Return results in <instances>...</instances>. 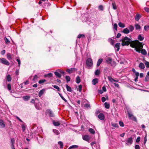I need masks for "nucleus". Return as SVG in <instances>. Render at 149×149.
I'll return each mask as SVG.
<instances>
[{"mask_svg": "<svg viewBox=\"0 0 149 149\" xmlns=\"http://www.w3.org/2000/svg\"><path fill=\"white\" fill-rule=\"evenodd\" d=\"M84 107L88 109L90 108L91 107L90 104L88 103L85 104L84 105Z\"/></svg>", "mask_w": 149, "mask_h": 149, "instance_id": "41", "label": "nucleus"}, {"mask_svg": "<svg viewBox=\"0 0 149 149\" xmlns=\"http://www.w3.org/2000/svg\"><path fill=\"white\" fill-rule=\"evenodd\" d=\"M147 141V134H146L145 136L144 137L143 140V143L144 144L145 146V144Z\"/></svg>", "mask_w": 149, "mask_h": 149, "instance_id": "47", "label": "nucleus"}, {"mask_svg": "<svg viewBox=\"0 0 149 149\" xmlns=\"http://www.w3.org/2000/svg\"><path fill=\"white\" fill-rule=\"evenodd\" d=\"M45 0H40V1L38 2V4L41 5V4L42 3V2H45Z\"/></svg>", "mask_w": 149, "mask_h": 149, "instance_id": "63", "label": "nucleus"}, {"mask_svg": "<svg viewBox=\"0 0 149 149\" xmlns=\"http://www.w3.org/2000/svg\"><path fill=\"white\" fill-rule=\"evenodd\" d=\"M145 65L147 68H149V62L145 61Z\"/></svg>", "mask_w": 149, "mask_h": 149, "instance_id": "58", "label": "nucleus"}, {"mask_svg": "<svg viewBox=\"0 0 149 149\" xmlns=\"http://www.w3.org/2000/svg\"><path fill=\"white\" fill-rule=\"evenodd\" d=\"M54 74L56 77H58V78H60L61 77V75L57 71L54 72Z\"/></svg>", "mask_w": 149, "mask_h": 149, "instance_id": "30", "label": "nucleus"}, {"mask_svg": "<svg viewBox=\"0 0 149 149\" xmlns=\"http://www.w3.org/2000/svg\"><path fill=\"white\" fill-rule=\"evenodd\" d=\"M53 132L57 135H58L60 134V132L58 131L56 129L53 130Z\"/></svg>", "mask_w": 149, "mask_h": 149, "instance_id": "34", "label": "nucleus"}, {"mask_svg": "<svg viewBox=\"0 0 149 149\" xmlns=\"http://www.w3.org/2000/svg\"><path fill=\"white\" fill-rule=\"evenodd\" d=\"M58 72H60L61 73L63 74H64L65 72L63 70L60 69H58L57 70Z\"/></svg>", "mask_w": 149, "mask_h": 149, "instance_id": "53", "label": "nucleus"}, {"mask_svg": "<svg viewBox=\"0 0 149 149\" xmlns=\"http://www.w3.org/2000/svg\"><path fill=\"white\" fill-rule=\"evenodd\" d=\"M38 77L37 76V75H36L34 76L33 77V81H35L37 79H38Z\"/></svg>", "mask_w": 149, "mask_h": 149, "instance_id": "54", "label": "nucleus"}, {"mask_svg": "<svg viewBox=\"0 0 149 149\" xmlns=\"http://www.w3.org/2000/svg\"><path fill=\"white\" fill-rule=\"evenodd\" d=\"M118 26H119L120 27L124 28L125 27V25L123 24L121 22H119L118 23Z\"/></svg>", "mask_w": 149, "mask_h": 149, "instance_id": "33", "label": "nucleus"}, {"mask_svg": "<svg viewBox=\"0 0 149 149\" xmlns=\"http://www.w3.org/2000/svg\"><path fill=\"white\" fill-rule=\"evenodd\" d=\"M5 126V124L4 121L1 119H0V127L4 128Z\"/></svg>", "mask_w": 149, "mask_h": 149, "instance_id": "8", "label": "nucleus"}, {"mask_svg": "<svg viewBox=\"0 0 149 149\" xmlns=\"http://www.w3.org/2000/svg\"><path fill=\"white\" fill-rule=\"evenodd\" d=\"M4 40L6 43V44H8L10 42L9 40L6 37L4 38Z\"/></svg>", "mask_w": 149, "mask_h": 149, "instance_id": "44", "label": "nucleus"}, {"mask_svg": "<svg viewBox=\"0 0 149 149\" xmlns=\"http://www.w3.org/2000/svg\"><path fill=\"white\" fill-rule=\"evenodd\" d=\"M108 78L109 80L112 83L113 81H114V79L112 78L111 76H108Z\"/></svg>", "mask_w": 149, "mask_h": 149, "instance_id": "31", "label": "nucleus"}, {"mask_svg": "<svg viewBox=\"0 0 149 149\" xmlns=\"http://www.w3.org/2000/svg\"><path fill=\"white\" fill-rule=\"evenodd\" d=\"M144 29L145 31H148L149 30V26L145 25L144 27Z\"/></svg>", "mask_w": 149, "mask_h": 149, "instance_id": "43", "label": "nucleus"}, {"mask_svg": "<svg viewBox=\"0 0 149 149\" xmlns=\"http://www.w3.org/2000/svg\"><path fill=\"white\" fill-rule=\"evenodd\" d=\"M53 87H54V88L56 89L57 90V91H60V88L59 87L56 85H54L53 86Z\"/></svg>", "mask_w": 149, "mask_h": 149, "instance_id": "50", "label": "nucleus"}, {"mask_svg": "<svg viewBox=\"0 0 149 149\" xmlns=\"http://www.w3.org/2000/svg\"><path fill=\"white\" fill-rule=\"evenodd\" d=\"M53 123L54 126H59L60 124L58 121H55L54 120L53 121Z\"/></svg>", "mask_w": 149, "mask_h": 149, "instance_id": "22", "label": "nucleus"}, {"mask_svg": "<svg viewBox=\"0 0 149 149\" xmlns=\"http://www.w3.org/2000/svg\"><path fill=\"white\" fill-rule=\"evenodd\" d=\"M45 81V79L40 80L39 81L38 83L39 84H41L44 83Z\"/></svg>", "mask_w": 149, "mask_h": 149, "instance_id": "49", "label": "nucleus"}, {"mask_svg": "<svg viewBox=\"0 0 149 149\" xmlns=\"http://www.w3.org/2000/svg\"><path fill=\"white\" fill-rule=\"evenodd\" d=\"M111 64V66L113 67H115L116 65V63L114 61H113L112 62Z\"/></svg>", "mask_w": 149, "mask_h": 149, "instance_id": "60", "label": "nucleus"}, {"mask_svg": "<svg viewBox=\"0 0 149 149\" xmlns=\"http://www.w3.org/2000/svg\"><path fill=\"white\" fill-rule=\"evenodd\" d=\"M113 84H114V85L116 87H117V88H120L119 85L118 84H116V83H114Z\"/></svg>", "mask_w": 149, "mask_h": 149, "instance_id": "64", "label": "nucleus"}, {"mask_svg": "<svg viewBox=\"0 0 149 149\" xmlns=\"http://www.w3.org/2000/svg\"><path fill=\"white\" fill-rule=\"evenodd\" d=\"M144 9L146 11L147 13H149V8L145 7L144 8Z\"/></svg>", "mask_w": 149, "mask_h": 149, "instance_id": "61", "label": "nucleus"}, {"mask_svg": "<svg viewBox=\"0 0 149 149\" xmlns=\"http://www.w3.org/2000/svg\"><path fill=\"white\" fill-rule=\"evenodd\" d=\"M144 45L142 42H140V53L142 55L145 56L147 55V52L145 49H142Z\"/></svg>", "mask_w": 149, "mask_h": 149, "instance_id": "3", "label": "nucleus"}, {"mask_svg": "<svg viewBox=\"0 0 149 149\" xmlns=\"http://www.w3.org/2000/svg\"><path fill=\"white\" fill-rule=\"evenodd\" d=\"M104 105L105 108L106 109H109L110 107V104L107 102H105L104 103Z\"/></svg>", "mask_w": 149, "mask_h": 149, "instance_id": "23", "label": "nucleus"}, {"mask_svg": "<svg viewBox=\"0 0 149 149\" xmlns=\"http://www.w3.org/2000/svg\"><path fill=\"white\" fill-rule=\"evenodd\" d=\"M78 146L76 145H73L70 146L68 149H74L77 148Z\"/></svg>", "mask_w": 149, "mask_h": 149, "instance_id": "27", "label": "nucleus"}, {"mask_svg": "<svg viewBox=\"0 0 149 149\" xmlns=\"http://www.w3.org/2000/svg\"><path fill=\"white\" fill-rule=\"evenodd\" d=\"M100 73V71L98 69H97L96 70L95 72V75H99Z\"/></svg>", "mask_w": 149, "mask_h": 149, "instance_id": "38", "label": "nucleus"}, {"mask_svg": "<svg viewBox=\"0 0 149 149\" xmlns=\"http://www.w3.org/2000/svg\"><path fill=\"white\" fill-rule=\"evenodd\" d=\"M76 69L74 68H72L70 69H68L66 70V71L69 73H71L73 71L75 70Z\"/></svg>", "mask_w": 149, "mask_h": 149, "instance_id": "10", "label": "nucleus"}, {"mask_svg": "<svg viewBox=\"0 0 149 149\" xmlns=\"http://www.w3.org/2000/svg\"><path fill=\"white\" fill-rule=\"evenodd\" d=\"M98 79L97 78H95L93 79L92 81V83L94 85H95L97 83H98Z\"/></svg>", "mask_w": 149, "mask_h": 149, "instance_id": "19", "label": "nucleus"}, {"mask_svg": "<svg viewBox=\"0 0 149 149\" xmlns=\"http://www.w3.org/2000/svg\"><path fill=\"white\" fill-rule=\"evenodd\" d=\"M46 91L45 89H43L41 90L38 93V96L39 97H41L44 93Z\"/></svg>", "mask_w": 149, "mask_h": 149, "instance_id": "9", "label": "nucleus"}, {"mask_svg": "<svg viewBox=\"0 0 149 149\" xmlns=\"http://www.w3.org/2000/svg\"><path fill=\"white\" fill-rule=\"evenodd\" d=\"M7 80L8 81H10L11 80V77L10 75H8L7 76Z\"/></svg>", "mask_w": 149, "mask_h": 149, "instance_id": "35", "label": "nucleus"}, {"mask_svg": "<svg viewBox=\"0 0 149 149\" xmlns=\"http://www.w3.org/2000/svg\"><path fill=\"white\" fill-rule=\"evenodd\" d=\"M85 36L83 34H80L78 36L77 38H80L81 37H85Z\"/></svg>", "mask_w": 149, "mask_h": 149, "instance_id": "51", "label": "nucleus"}, {"mask_svg": "<svg viewBox=\"0 0 149 149\" xmlns=\"http://www.w3.org/2000/svg\"><path fill=\"white\" fill-rule=\"evenodd\" d=\"M134 140V138L132 137H129L125 141V143L126 145L127 146H130Z\"/></svg>", "mask_w": 149, "mask_h": 149, "instance_id": "2", "label": "nucleus"}, {"mask_svg": "<svg viewBox=\"0 0 149 149\" xmlns=\"http://www.w3.org/2000/svg\"><path fill=\"white\" fill-rule=\"evenodd\" d=\"M86 64L88 67H91L93 65L92 59L90 58H88L86 61Z\"/></svg>", "mask_w": 149, "mask_h": 149, "instance_id": "5", "label": "nucleus"}, {"mask_svg": "<svg viewBox=\"0 0 149 149\" xmlns=\"http://www.w3.org/2000/svg\"><path fill=\"white\" fill-rule=\"evenodd\" d=\"M129 28L130 32L132 31L134 29V27L132 25L130 26Z\"/></svg>", "mask_w": 149, "mask_h": 149, "instance_id": "45", "label": "nucleus"}, {"mask_svg": "<svg viewBox=\"0 0 149 149\" xmlns=\"http://www.w3.org/2000/svg\"><path fill=\"white\" fill-rule=\"evenodd\" d=\"M120 43H116L114 46V48H117L116 51L117 52H118L120 49Z\"/></svg>", "mask_w": 149, "mask_h": 149, "instance_id": "11", "label": "nucleus"}, {"mask_svg": "<svg viewBox=\"0 0 149 149\" xmlns=\"http://www.w3.org/2000/svg\"><path fill=\"white\" fill-rule=\"evenodd\" d=\"M11 145H14L15 143V140L14 138H12L11 139Z\"/></svg>", "mask_w": 149, "mask_h": 149, "instance_id": "48", "label": "nucleus"}, {"mask_svg": "<svg viewBox=\"0 0 149 149\" xmlns=\"http://www.w3.org/2000/svg\"><path fill=\"white\" fill-rule=\"evenodd\" d=\"M119 123L121 127H123L124 126V123L122 121H119Z\"/></svg>", "mask_w": 149, "mask_h": 149, "instance_id": "56", "label": "nucleus"}, {"mask_svg": "<svg viewBox=\"0 0 149 149\" xmlns=\"http://www.w3.org/2000/svg\"><path fill=\"white\" fill-rule=\"evenodd\" d=\"M128 115L129 118L134 121H136V118L131 113H130L129 111H128Z\"/></svg>", "mask_w": 149, "mask_h": 149, "instance_id": "6", "label": "nucleus"}, {"mask_svg": "<svg viewBox=\"0 0 149 149\" xmlns=\"http://www.w3.org/2000/svg\"><path fill=\"white\" fill-rule=\"evenodd\" d=\"M12 55L10 53H8L7 54V58L10 61L12 59Z\"/></svg>", "mask_w": 149, "mask_h": 149, "instance_id": "16", "label": "nucleus"}, {"mask_svg": "<svg viewBox=\"0 0 149 149\" xmlns=\"http://www.w3.org/2000/svg\"><path fill=\"white\" fill-rule=\"evenodd\" d=\"M82 85H79L78 86V88L77 90H79V91L80 92H81L82 90Z\"/></svg>", "mask_w": 149, "mask_h": 149, "instance_id": "55", "label": "nucleus"}, {"mask_svg": "<svg viewBox=\"0 0 149 149\" xmlns=\"http://www.w3.org/2000/svg\"><path fill=\"white\" fill-rule=\"evenodd\" d=\"M106 62L108 64H111L112 62V59L111 57H108L106 60Z\"/></svg>", "mask_w": 149, "mask_h": 149, "instance_id": "15", "label": "nucleus"}, {"mask_svg": "<svg viewBox=\"0 0 149 149\" xmlns=\"http://www.w3.org/2000/svg\"><path fill=\"white\" fill-rule=\"evenodd\" d=\"M145 68L144 64L142 63H140V68L144 69Z\"/></svg>", "mask_w": 149, "mask_h": 149, "instance_id": "46", "label": "nucleus"}, {"mask_svg": "<svg viewBox=\"0 0 149 149\" xmlns=\"http://www.w3.org/2000/svg\"><path fill=\"white\" fill-rule=\"evenodd\" d=\"M102 61H103L102 59V58L99 59L97 61V67H99L100 65V64L102 63Z\"/></svg>", "mask_w": 149, "mask_h": 149, "instance_id": "14", "label": "nucleus"}, {"mask_svg": "<svg viewBox=\"0 0 149 149\" xmlns=\"http://www.w3.org/2000/svg\"><path fill=\"white\" fill-rule=\"evenodd\" d=\"M122 32L125 34H128L129 33L130 31L127 28H126L123 29Z\"/></svg>", "mask_w": 149, "mask_h": 149, "instance_id": "20", "label": "nucleus"}, {"mask_svg": "<svg viewBox=\"0 0 149 149\" xmlns=\"http://www.w3.org/2000/svg\"><path fill=\"white\" fill-rule=\"evenodd\" d=\"M140 19V15L137 14L135 17V19L136 21H138Z\"/></svg>", "mask_w": 149, "mask_h": 149, "instance_id": "37", "label": "nucleus"}, {"mask_svg": "<svg viewBox=\"0 0 149 149\" xmlns=\"http://www.w3.org/2000/svg\"><path fill=\"white\" fill-rule=\"evenodd\" d=\"M17 61L18 62V66L19 67L20 66V63H21V62H20V59L19 58L17 59Z\"/></svg>", "mask_w": 149, "mask_h": 149, "instance_id": "62", "label": "nucleus"}, {"mask_svg": "<svg viewBox=\"0 0 149 149\" xmlns=\"http://www.w3.org/2000/svg\"><path fill=\"white\" fill-rule=\"evenodd\" d=\"M76 81L77 84H79L81 82V79L79 76H77L76 78Z\"/></svg>", "mask_w": 149, "mask_h": 149, "instance_id": "26", "label": "nucleus"}, {"mask_svg": "<svg viewBox=\"0 0 149 149\" xmlns=\"http://www.w3.org/2000/svg\"><path fill=\"white\" fill-rule=\"evenodd\" d=\"M88 131L91 134H93L95 133V131L93 129L89 128L88 129Z\"/></svg>", "mask_w": 149, "mask_h": 149, "instance_id": "29", "label": "nucleus"}, {"mask_svg": "<svg viewBox=\"0 0 149 149\" xmlns=\"http://www.w3.org/2000/svg\"><path fill=\"white\" fill-rule=\"evenodd\" d=\"M135 28L136 30L140 29V25L138 24H135Z\"/></svg>", "mask_w": 149, "mask_h": 149, "instance_id": "40", "label": "nucleus"}, {"mask_svg": "<svg viewBox=\"0 0 149 149\" xmlns=\"http://www.w3.org/2000/svg\"><path fill=\"white\" fill-rule=\"evenodd\" d=\"M112 4L113 8L114 10L116 9H117V7L115 3H113Z\"/></svg>", "mask_w": 149, "mask_h": 149, "instance_id": "52", "label": "nucleus"}, {"mask_svg": "<svg viewBox=\"0 0 149 149\" xmlns=\"http://www.w3.org/2000/svg\"><path fill=\"white\" fill-rule=\"evenodd\" d=\"M52 74L51 73H50L47 74H45V77H51L52 76Z\"/></svg>", "mask_w": 149, "mask_h": 149, "instance_id": "32", "label": "nucleus"}, {"mask_svg": "<svg viewBox=\"0 0 149 149\" xmlns=\"http://www.w3.org/2000/svg\"><path fill=\"white\" fill-rule=\"evenodd\" d=\"M58 144L60 146V147L61 148H62L63 147V143L61 141L58 142Z\"/></svg>", "mask_w": 149, "mask_h": 149, "instance_id": "28", "label": "nucleus"}, {"mask_svg": "<svg viewBox=\"0 0 149 149\" xmlns=\"http://www.w3.org/2000/svg\"><path fill=\"white\" fill-rule=\"evenodd\" d=\"M130 44V45L134 48V49L137 52H140V42L138 40L132 41L127 36L124 37L122 40V46L128 45Z\"/></svg>", "mask_w": 149, "mask_h": 149, "instance_id": "1", "label": "nucleus"}, {"mask_svg": "<svg viewBox=\"0 0 149 149\" xmlns=\"http://www.w3.org/2000/svg\"><path fill=\"white\" fill-rule=\"evenodd\" d=\"M35 107L36 109L40 110L41 109V106L40 103H38L35 104Z\"/></svg>", "mask_w": 149, "mask_h": 149, "instance_id": "17", "label": "nucleus"}, {"mask_svg": "<svg viewBox=\"0 0 149 149\" xmlns=\"http://www.w3.org/2000/svg\"><path fill=\"white\" fill-rule=\"evenodd\" d=\"M7 88L9 91H10L11 89V85L10 84H8L7 85Z\"/></svg>", "mask_w": 149, "mask_h": 149, "instance_id": "57", "label": "nucleus"}, {"mask_svg": "<svg viewBox=\"0 0 149 149\" xmlns=\"http://www.w3.org/2000/svg\"><path fill=\"white\" fill-rule=\"evenodd\" d=\"M98 118L101 120H103L104 119V114L100 113L98 116Z\"/></svg>", "mask_w": 149, "mask_h": 149, "instance_id": "12", "label": "nucleus"}, {"mask_svg": "<svg viewBox=\"0 0 149 149\" xmlns=\"http://www.w3.org/2000/svg\"><path fill=\"white\" fill-rule=\"evenodd\" d=\"M46 113L50 117H54V115L53 111L50 109H48L46 110Z\"/></svg>", "mask_w": 149, "mask_h": 149, "instance_id": "7", "label": "nucleus"}, {"mask_svg": "<svg viewBox=\"0 0 149 149\" xmlns=\"http://www.w3.org/2000/svg\"><path fill=\"white\" fill-rule=\"evenodd\" d=\"M149 80V77L147 75H146L145 78V81H147Z\"/></svg>", "mask_w": 149, "mask_h": 149, "instance_id": "59", "label": "nucleus"}, {"mask_svg": "<svg viewBox=\"0 0 149 149\" xmlns=\"http://www.w3.org/2000/svg\"><path fill=\"white\" fill-rule=\"evenodd\" d=\"M83 140H84L86 141H88L90 139L89 136L88 135H86L84 136L83 137Z\"/></svg>", "mask_w": 149, "mask_h": 149, "instance_id": "13", "label": "nucleus"}, {"mask_svg": "<svg viewBox=\"0 0 149 149\" xmlns=\"http://www.w3.org/2000/svg\"><path fill=\"white\" fill-rule=\"evenodd\" d=\"M30 98V97L29 96H24L23 97V100L25 101H27Z\"/></svg>", "mask_w": 149, "mask_h": 149, "instance_id": "24", "label": "nucleus"}, {"mask_svg": "<svg viewBox=\"0 0 149 149\" xmlns=\"http://www.w3.org/2000/svg\"><path fill=\"white\" fill-rule=\"evenodd\" d=\"M26 124L25 123H23L22 125V128L23 132L25 131L26 129Z\"/></svg>", "mask_w": 149, "mask_h": 149, "instance_id": "21", "label": "nucleus"}, {"mask_svg": "<svg viewBox=\"0 0 149 149\" xmlns=\"http://www.w3.org/2000/svg\"><path fill=\"white\" fill-rule=\"evenodd\" d=\"M134 75L136 76V77L134 79V81L135 82H136L137 81V79L138 78V77L139 75V73L138 72H136L134 73Z\"/></svg>", "mask_w": 149, "mask_h": 149, "instance_id": "18", "label": "nucleus"}, {"mask_svg": "<svg viewBox=\"0 0 149 149\" xmlns=\"http://www.w3.org/2000/svg\"><path fill=\"white\" fill-rule=\"evenodd\" d=\"M65 78L66 80L67 83H68L69 81H70V78L69 76H66L65 77Z\"/></svg>", "mask_w": 149, "mask_h": 149, "instance_id": "36", "label": "nucleus"}, {"mask_svg": "<svg viewBox=\"0 0 149 149\" xmlns=\"http://www.w3.org/2000/svg\"><path fill=\"white\" fill-rule=\"evenodd\" d=\"M66 88L67 91L71 92L72 91L71 88L67 84L66 85Z\"/></svg>", "mask_w": 149, "mask_h": 149, "instance_id": "25", "label": "nucleus"}, {"mask_svg": "<svg viewBox=\"0 0 149 149\" xmlns=\"http://www.w3.org/2000/svg\"><path fill=\"white\" fill-rule=\"evenodd\" d=\"M111 125L114 127L113 128H112V129H113L116 127H118V125L116 123H112Z\"/></svg>", "mask_w": 149, "mask_h": 149, "instance_id": "39", "label": "nucleus"}, {"mask_svg": "<svg viewBox=\"0 0 149 149\" xmlns=\"http://www.w3.org/2000/svg\"><path fill=\"white\" fill-rule=\"evenodd\" d=\"M58 93L61 98L65 102H67V100L63 97V96L62 95L59 93Z\"/></svg>", "mask_w": 149, "mask_h": 149, "instance_id": "42", "label": "nucleus"}, {"mask_svg": "<svg viewBox=\"0 0 149 149\" xmlns=\"http://www.w3.org/2000/svg\"><path fill=\"white\" fill-rule=\"evenodd\" d=\"M0 63L7 65H9L10 64V63L8 61L3 58H0Z\"/></svg>", "mask_w": 149, "mask_h": 149, "instance_id": "4", "label": "nucleus"}]
</instances>
